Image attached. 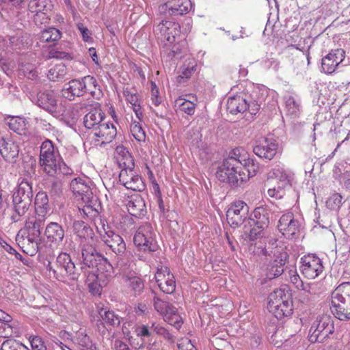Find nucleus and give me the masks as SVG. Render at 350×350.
I'll list each match as a JSON object with an SVG mask.
<instances>
[{"label": "nucleus", "instance_id": "obj_1", "mask_svg": "<svg viewBox=\"0 0 350 350\" xmlns=\"http://www.w3.org/2000/svg\"><path fill=\"white\" fill-rule=\"evenodd\" d=\"M39 162L43 171L50 176H68L73 174L72 169L64 161L50 139H45L40 146Z\"/></svg>", "mask_w": 350, "mask_h": 350}, {"label": "nucleus", "instance_id": "obj_2", "mask_svg": "<svg viewBox=\"0 0 350 350\" xmlns=\"http://www.w3.org/2000/svg\"><path fill=\"white\" fill-rule=\"evenodd\" d=\"M70 189L78 200L85 204L79 207L80 215L85 219L92 220L99 215L97 207L98 198L94 196L90 187L81 178H74L70 184Z\"/></svg>", "mask_w": 350, "mask_h": 350}, {"label": "nucleus", "instance_id": "obj_3", "mask_svg": "<svg viewBox=\"0 0 350 350\" xmlns=\"http://www.w3.org/2000/svg\"><path fill=\"white\" fill-rule=\"evenodd\" d=\"M33 197L32 183L24 178L12 191V210L13 214L11 220L18 221L29 210Z\"/></svg>", "mask_w": 350, "mask_h": 350}, {"label": "nucleus", "instance_id": "obj_4", "mask_svg": "<svg viewBox=\"0 0 350 350\" xmlns=\"http://www.w3.org/2000/svg\"><path fill=\"white\" fill-rule=\"evenodd\" d=\"M46 269L50 277L65 284H69L70 281H77L81 275L80 268L76 267L67 252H61L57 256L55 265L48 261Z\"/></svg>", "mask_w": 350, "mask_h": 350}, {"label": "nucleus", "instance_id": "obj_5", "mask_svg": "<svg viewBox=\"0 0 350 350\" xmlns=\"http://www.w3.org/2000/svg\"><path fill=\"white\" fill-rule=\"evenodd\" d=\"M260 254L269 256L271 259L267 265L265 270L267 279L273 280L284 273L288 254L282 247L278 246L276 241L269 242V245L262 248Z\"/></svg>", "mask_w": 350, "mask_h": 350}, {"label": "nucleus", "instance_id": "obj_6", "mask_svg": "<svg viewBox=\"0 0 350 350\" xmlns=\"http://www.w3.org/2000/svg\"><path fill=\"white\" fill-rule=\"evenodd\" d=\"M258 94V90L252 88V91L247 90L243 95H236L228 98L226 103L227 110L232 114L243 113L248 110L250 114L255 115L261 105Z\"/></svg>", "mask_w": 350, "mask_h": 350}, {"label": "nucleus", "instance_id": "obj_7", "mask_svg": "<svg viewBox=\"0 0 350 350\" xmlns=\"http://www.w3.org/2000/svg\"><path fill=\"white\" fill-rule=\"evenodd\" d=\"M96 79L90 75L70 80L62 89L63 96L68 100H74L76 97H81L85 94H90L93 97L96 94V90L100 91Z\"/></svg>", "mask_w": 350, "mask_h": 350}, {"label": "nucleus", "instance_id": "obj_8", "mask_svg": "<svg viewBox=\"0 0 350 350\" xmlns=\"http://www.w3.org/2000/svg\"><path fill=\"white\" fill-rule=\"evenodd\" d=\"M331 310L340 321L350 320V282L338 285L332 293Z\"/></svg>", "mask_w": 350, "mask_h": 350}, {"label": "nucleus", "instance_id": "obj_9", "mask_svg": "<svg viewBox=\"0 0 350 350\" xmlns=\"http://www.w3.org/2000/svg\"><path fill=\"white\" fill-rule=\"evenodd\" d=\"M334 329L332 318L328 316L317 318L310 328L308 340L312 343L325 342L334 334Z\"/></svg>", "mask_w": 350, "mask_h": 350}, {"label": "nucleus", "instance_id": "obj_10", "mask_svg": "<svg viewBox=\"0 0 350 350\" xmlns=\"http://www.w3.org/2000/svg\"><path fill=\"white\" fill-rule=\"evenodd\" d=\"M238 163L230 158L224 159L222 163L218 167L216 176L219 180L228 183L233 186L238 185L239 180L244 181L245 177L241 173V168Z\"/></svg>", "mask_w": 350, "mask_h": 350}, {"label": "nucleus", "instance_id": "obj_11", "mask_svg": "<svg viewBox=\"0 0 350 350\" xmlns=\"http://www.w3.org/2000/svg\"><path fill=\"white\" fill-rule=\"evenodd\" d=\"M133 241L139 250L144 252H155L158 248L152 227L150 224H145L137 229Z\"/></svg>", "mask_w": 350, "mask_h": 350}, {"label": "nucleus", "instance_id": "obj_12", "mask_svg": "<svg viewBox=\"0 0 350 350\" xmlns=\"http://www.w3.org/2000/svg\"><path fill=\"white\" fill-rule=\"evenodd\" d=\"M154 33L158 40L167 44H172L180 36V27L178 23L170 21H162L154 28Z\"/></svg>", "mask_w": 350, "mask_h": 350}, {"label": "nucleus", "instance_id": "obj_13", "mask_svg": "<svg viewBox=\"0 0 350 350\" xmlns=\"http://www.w3.org/2000/svg\"><path fill=\"white\" fill-rule=\"evenodd\" d=\"M44 217L38 218L26 221L24 230L26 232V240L27 244L31 247V256L35 254L40 244L41 228L44 224Z\"/></svg>", "mask_w": 350, "mask_h": 350}, {"label": "nucleus", "instance_id": "obj_14", "mask_svg": "<svg viewBox=\"0 0 350 350\" xmlns=\"http://www.w3.org/2000/svg\"><path fill=\"white\" fill-rule=\"evenodd\" d=\"M249 206L243 201L233 202L226 212L229 225L234 228L241 226L249 217Z\"/></svg>", "mask_w": 350, "mask_h": 350}, {"label": "nucleus", "instance_id": "obj_15", "mask_svg": "<svg viewBox=\"0 0 350 350\" xmlns=\"http://www.w3.org/2000/svg\"><path fill=\"white\" fill-rule=\"evenodd\" d=\"M102 241L117 256H122L126 251V243L122 237L111 230L109 226H103V230H98Z\"/></svg>", "mask_w": 350, "mask_h": 350}, {"label": "nucleus", "instance_id": "obj_16", "mask_svg": "<svg viewBox=\"0 0 350 350\" xmlns=\"http://www.w3.org/2000/svg\"><path fill=\"white\" fill-rule=\"evenodd\" d=\"M301 273L308 279H314L323 271L321 260L315 254H308L301 258Z\"/></svg>", "mask_w": 350, "mask_h": 350}, {"label": "nucleus", "instance_id": "obj_17", "mask_svg": "<svg viewBox=\"0 0 350 350\" xmlns=\"http://www.w3.org/2000/svg\"><path fill=\"white\" fill-rule=\"evenodd\" d=\"M103 256L92 245L88 243L81 245V271L86 275L90 272L88 268L95 267Z\"/></svg>", "mask_w": 350, "mask_h": 350}, {"label": "nucleus", "instance_id": "obj_18", "mask_svg": "<svg viewBox=\"0 0 350 350\" xmlns=\"http://www.w3.org/2000/svg\"><path fill=\"white\" fill-rule=\"evenodd\" d=\"M154 278L160 290L166 294H172L176 289V282L168 267L161 266L157 268Z\"/></svg>", "mask_w": 350, "mask_h": 350}, {"label": "nucleus", "instance_id": "obj_19", "mask_svg": "<svg viewBox=\"0 0 350 350\" xmlns=\"http://www.w3.org/2000/svg\"><path fill=\"white\" fill-rule=\"evenodd\" d=\"M278 144L273 138H263L253 147L254 153L258 157L271 161L276 155Z\"/></svg>", "mask_w": 350, "mask_h": 350}, {"label": "nucleus", "instance_id": "obj_20", "mask_svg": "<svg viewBox=\"0 0 350 350\" xmlns=\"http://www.w3.org/2000/svg\"><path fill=\"white\" fill-rule=\"evenodd\" d=\"M57 93L52 89L40 90L37 94L36 104L51 114L57 112Z\"/></svg>", "mask_w": 350, "mask_h": 350}, {"label": "nucleus", "instance_id": "obj_21", "mask_svg": "<svg viewBox=\"0 0 350 350\" xmlns=\"http://www.w3.org/2000/svg\"><path fill=\"white\" fill-rule=\"evenodd\" d=\"M119 180L127 189L142 191L146 189L143 178L136 174L133 169L121 170L119 174Z\"/></svg>", "mask_w": 350, "mask_h": 350}, {"label": "nucleus", "instance_id": "obj_22", "mask_svg": "<svg viewBox=\"0 0 350 350\" xmlns=\"http://www.w3.org/2000/svg\"><path fill=\"white\" fill-rule=\"evenodd\" d=\"M277 227L284 237L292 239L299 231V223L292 213H287L280 218Z\"/></svg>", "mask_w": 350, "mask_h": 350}, {"label": "nucleus", "instance_id": "obj_23", "mask_svg": "<svg viewBox=\"0 0 350 350\" xmlns=\"http://www.w3.org/2000/svg\"><path fill=\"white\" fill-rule=\"evenodd\" d=\"M345 57V52L343 49L332 50L321 60L322 70L326 74H332Z\"/></svg>", "mask_w": 350, "mask_h": 350}, {"label": "nucleus", "instance_id": "obj_24", "mask_svg": "<svg viewBox=\"0 0 350 350\" xmlns=\"http://www.w3.org/2000/svg\"><path fill=\"white\" fill-rule=\"evenodd\" d=\"M44 235L51 245L58 246L64 239L65 230L59 223L51 221L46 225Z\"/></svg>", "mask_w": 350, "mask_h": 350}, {"label": "nucleus", "instance_id": "obj_25", "mask_svg": "<svg viewBox=\"0 0 350 350\" xmlns=\"http://www.w3.org/2000/svg\"><path fill=\"white\" fill-rule=\"evenodd\" d=\"M0 154L5 161L15 163L18 157L19 146L12 138L0 139Z\"/></svg>", "mask_w": 350, "mask_h": 350}, {"label": "nucleus", "instance_id": "obj_26", "mask_svg": "<svg viewBox=\"0 0 350 350\" xmlns=\"http://www.w3.org/2000/svg\"><path fill=\"white\" fill-rule=\"evenodd\" d=\"M192 8L190 0H174L161 5V10L170 16H181L187 14Z\"/></svg>", "mask_w": 350, "mask_h": 350}, {"label": "nucleus", "instance_id": "obj_27", "mask_svg": "<svg viewBox=\"0 0 350 350\" xmlns=\"http://www.w3.org/2000/svg\"><path fill=\"white\" fill-rule=\"evenodd\" d=\"M93 133L97 137V142L101 144H108L115 138L117 131L113 124L104 121L101 124L96 126Z\"/></svg>", "mask_w": 350, "mask_h": 350}, {"label": "nucleus", "instance_id": "obj_28", "mask_svg": "<svg viewBox=\"0 0 350 350\" xmlns=\"http://www.w3.org/2000/svg\"><path fill=\"white\" fill-rule=\"evenodd\" d=\"M271 210L267 206H258L251 214L250 219L253 224L259 225L262 228H267L270 223V213Z\"/></svg>", "mask_w": 350, "mask_h": 350}, {"label": "nucleus", "instance_id": "obj_29", "mask_svg": "<svg viewBox=\"0 0 350 350\" xmlns=\"http://www.w3.org/2000/svg\"><path fill=\"white\" fill-rule=\"evenodd\" d=\"M115 159L122 170L134 169V159L125 147L122 146H117L115 152Z\"/></svg>", "mask_w": 350, "mask_h": 350}, {"label": "nucleus", "instance_id": "obj_30", "mask_svg": "<svg viewBox=\"0 0 350 350\" xmlns=\"http://www.w3.org/2000/svg\"><path fill=\"white\" fill-rule=\"evenodd\" d=\"M5 124L9 129L18 135L27 137L28 136V122L23 118L18 116H12L5 118Z\"/></svg>", "mask_w": 350, "mask_h": 350}, {"label": "nucleus", "instance_id": "obj_31", "mask_svg": "<svg viewBox=\"0 0 350 350\" xmlns=\"http://www.w3.org/2000/svg\"><path fill=\"white\" fill-rule=\"evenodd\" d=\"M285 300H292L291 293L289 290L286 288H280L275 290L269 296V310L275 308V306H278V304L286 301Z\"/></svg>", "mask_w": 350, "mask_h": 350}, {"label": "nucleus", "instance_id": "obj_32", "mask_svg": "<svg viewBox=\"0 0 350 350\" xmlns=\"http://www.w3.org/2000/svg\"><path fill=\"white\" fill-rule=\"evenodd\" d=\"M35 211L38 217H44L50 211L49 198L44 191L38 192L34 200Z\"/></svg>", "mask_w": 350, "mask_h": 350}, {"label": "nucleus", "instance_id": "obj_33", "mask_svg": "<svg viewBox=\"0 0 350 350\" xmlns=\"http://www.w3.org/2000/svg\"><path fill=\"white\" fill-rule=\"evenodd\" d=\"M105 114L100 109H94L88 113L83 118L84 126L88 129L95 130L97 126L105 121Z\"/></svg>", "mask_w": 350, "mask_h": 350}, {"label": "nucleus", "instance_id": "obj_34", "mask_svg": "<svg viewBox=\"0 0 350 350\" xmlns=\"http://www.w3.org/2000/svg\"><path fill=\"white\" fill-rule=\"evenodd\" d=\"M72 229L74 234L80 239H92L94 235L92 228L83 221L75 220L72 223Z\"/></svg>", "mask_w": 350, "mask_h": 350}, {"label": "nucleus", "instance_id": "obj_35", "mask_svg": "<svg viewBox=\"0 0 350 350\" xmlns=\"http://www.w3.org/2000/svg\"><path fill=\"white\" fill-rule=\"evenodd\" d=\"M16 40L17 39L14 36L5 38L0 36V62L8 59L9 53L16 49L14 44Z\"/></svg>", "mask_w": 350, "mask_h": 350}, {"label": "nucleus", "instance_id": "obj_36", "mask_svg": "<svg viewBox=\"0 0 350 350\" xmlns=\"http://www.w3.org/2000/svg\"><path fill=\"white\" fill-rule=\"evenodd\" d=\"M98 314L101 321L108 325L118 327L120 324V317L113 310L100 308L98 309Z\"/></svg>", "mask_w": 350, "mask_h": 350}, {"label": "nucleus", "instance_id": "obj_37", "mask_svg": "<svg viewBox=\"0 0 350 350\" xmlns=\"http://www.w3.org/2000/svg\"><path fill=\"white\" fill-rule=\"evenodd\" d=\"M123 280L128 283V287L134 296H139L142 294L144 288V284L140 278L124 275Z\"/></svg>", "mask_w": 350, "mask_h": 350}, {"label": "nucleus", "instance_id": "obj_38", "mask_svg": "<svg viewBox=\"0 0 350 350\" xmlns=\"http://www.w3.org/2000/svg\"><path fill=\"white\" fill-rule=\"evenodd\" d=\"M286 301L278 304V306L269 310L278 319H282L285 317H289L293 314V301L285 300Z\"/></svg>", "mask_w": 350, "mask_h": 350}, {"label": "nucleus", "instance_id": "obj_39", "mask_svg": "<svg viewBox=\"0 0 350 350\" xmlns=\"http://www.w3.org/2000/svg\"><path fill=\"white\" fill-rule=\"evenodd\" d=\"M145 203L139 197L129 200L126 207L129 213L135 217H139L143 214L145 208Z\"/></svg>", "mask_w": 350, "mask_h": 350}, {"label": "nucleus", "instance_id": "obj_40", "mask_svg": "<svg viewBox=\"0 0 350 350\" xmlns=\"http://www.w3.org/2000/svg\"><path fill=\"white\" fill-rule=\"evenodd\" d=\"M87 273L88 275L85 283L89 288L90 292L94 295L100 294L101 289L103 287H104V286L101 285V282L97 280L98 277H96L95 273L92 272H88Z\"/></svg>", "mask_w": 350, "mask_h": 350}, {"label": "nucleus", "instance_id": "obj_41", "mask_svg": "<svg viewBox=\"0 0 350 350\" xmlns=\"http://www.w3.org/2000/svg\"><path fill=\"white\" fill-rule=\"evenodd\" d=\"M169 324L173 325L176 329H179L183 324L182 317L178 314L176 308L172 306L163 317Z\"/></svg>", "mask_w": 350, "mask_h": 350}, {"label": "nucleus", "instance_id": "obj_42", "mask_svg": "<svg viewBox=\"0 0 350 350\" xmlns=\"http://www.w3.org/2000/svg\"><path fill=\"white\" fill-rule=\"evenodd\" d=\"M66 74V68L64 64H59L51 68L47 74V77L50 81H58L62 80Z\"/></svg>", "mask_w": 350, "mask_h": 350}, {"label": "nucleus", "instance_id": "obj_43", "mask_svg": "<svg viewBox=\"0 0 350 350\" xmlns=\"http://www.w3.org/2000/svg\"><path fill=\"white\" fill-rule=\"evenodd\" d=\"M175 107H178L180 111L189 116H191L195 113L196 104L192 101L183 98L182 96H180L175 100Z\"/></svg>", "mask_w": 350, "mask_h": 350}, {"label": "nucleus", "instance_id": "obj_44", "mask_svg": "<svg viewBox=\"0 0 350 350\" xmlns=\"http://www.w3.org/2000/svg\"><path fill=\"white\" fill-rule=\"evenodd\" d=\"M61 32L55 27H49L43 30L40 35V40L44 42H55L60 39Z\"/></svg>", "mask_w": 350, "mask_h": 350}, {"label": "nucleus", "instance_id": "obj_45", "mask_svg": "<svg viewBox=\"0 0 350 350\" xmlns=\"http://www.w3.org/2000/svg\"><path fill=\"white\" fill-rule=\"evenodd\" d=\"M149 327L152 331V334L154 332L157 334L163 336L165 339L174 342V336L173 334L159 323L157 322H150L149 323Z\"/></svg>", "mask_w": 350, "mask_h": 350}, {"label": "nucleus", "instance_id": "obj_46", "mask_svg": "<svg viewBox=\"0 0 350 350\" xmlns=\"http://www.w3.org/2000/svg\"><path fill=\"white\" fill-rule=\"evenodd\" d=\"M130 131L133 137L139 142H144L146 133L139 122L133 120L130 126Z\"/></svg>", "mask_w": 350, "mask_h": 350}, {"label": "nucleus", "instance_id": "obj_47", "mask_svg": "<svg viewBox=\"0 0 350 350\" xmlns=\"http://www.w3.org/2000/svg\"><path fill=\"white\" fill-rule=\"evenodd\" d=\"M284 100L288 113L293 117H296L299 111V104L292 96H285Z\"/></svg>", "mask_w": 350, "mask_h": 350}, {"label": "nucleus", "instance_id": "obj_48", "mask_svg": "<svg viewBox=\"0 0 350 350\" xmlns=\"http://www.w3.org/2000/svg\"><path fill=\"white\" fill-rule=\"evenodd\" d=\"M77 342L83 348V350H98L95 344L92 342L90 336L84 333H79L77 336Z\"/></svg>", "mask_w": 350, "mask_h": 350}, {"label": "nucleus", "instance_id": "obj_49", "mask_svg": "<svg viewBox=\"0 0 350 350\" xmlns=\"http://www.w3.org/2000/svg\"><path fill=\"white\" fill-rule=\"evenodd\" d=\"M153 306L154 309L162 316H165L168 310L172 307L168 302L162 300L157 296H154Z\"/></svg>", "mask_w": 350, "mask_h": 350}, {"label": "nucleus", "instance_id": "obj_50", "mask_svg": "<svg viewBox=\"0 0 350 350\" xmlns=\"http://www.w3.org/2000/svg\"><path fill=\"white\" fill-rule=\"evenodd\" d=\"M1 350H30L23 343L16 340H5L1 347Z\"/></svg>", "mask_w": 350, "mask_h": 350}, {"label": "nucleus", "instance_id": "obj_51", "mask_svg": "<svg viewBox=\"0 0 350 350\" xmlns=\"http://www.w3.org/2000/svg\"><path fill=\"white\" fill-rule=\"evenodd\" d=\"M247 172L248 177L254 176L259 170L258 163L253 159H245L242 164Z\"/></svg>", "mask_w": 350, "mask_h": 350}, {"label": "nucleus", "instance_id": "obj_52", "mask_svg": "<svg viewBox=\"0 0 350 350\" xmlns=\"http://www.w3.org/2000/svg\"><path fill=\"white\" fill-rule=\"evenodd\" d=\"M20 71L23 75L29 79H36L38 75L34 66L30 64H21L20 66Z\"/></svg>", "mask_w": 350, "mask_h": 350}, {"label": "nucleus", "instance_id": "obj_53", "mask_svg": "<svg viewBox=\"0 0 350 350\" xmlns=\"http://www.w3.org/2000/svg\"><path fill=\"white\" fill-rule=\"evenodd\" d=\"M342 197L340 193L332 194L327 200V206L332 210L338 209L342 204Z\"/></svg>", "mask_w": 350, "mask_h": 350}, {"label": "nucleus", "instance_id": "obj_54", "mask_svg": "<svg viewBox=\"0 0 350 350\" xmlns=\"http://www.w3.org/2000/svg\"><path fill=\"white\" fill-rule=\"evenodd\" d=\"M98 273H112L114 272V269L110 262L104 256L100 259L96 267Z\"/></svg>", "mask_w": 350, "mask_h": 350}, {"label": "nucleus", "instance_id": "obj_55", "mask_svg": "<svg viewBox=\"0 0 350 350\" xmlns=\"http://www.w3.org/2000/svg\"><path fill=\"white\" fill-rule=\"evenodd\" d=\"M0 71L1 72V73H0V86L9 88L10 83L7 81L6 77L10 75L11 70L8 66L5 63L3 62L0 68Z\"/></svg>", "mask_w": 350, "mask_h": 350}, {"label": "nucleus", "instance_id": "obj_56", "mask_svg": "<svg viewBox=\"0 0 350 350\" xmlns=\"http://www.w3.org/2000/svg\"><path fill=\"white\" fill-rule=\"evenodd\" d=\"M242 152H243V150L240 148H236L233 149L230 153L227 158L232 159L233 160H235L238 164L237 165L241 167L244 161V156L242 154Z\"/></svg>", "mask_w": 350, "mask_h": 350}, {"label": "nucleus", "instance_id": "obj_57", "mask_svg": "<svg viewBox=\"0 0 350 350\" xmlns=\"http://www.w3.org/2000/svg\"><path fill=\"white\" fill-rule=\"evenodd\" d=\"M267 228H262L259 225L254 224V226L251 228L249 234L250 240H255L258 238L262 237L265 234V230Z\"/></svg>", "mask_w": 350, "mask_h": 350}, {"label": "nucleus", "instance_id": "obj_58", "mask_svg": "<svg viewBox=\"0 0 350 350\" xmlns=\"http://www.w3.org/2000/svg\"><path fill=\"white\" fill-rule=\"evenodd\" d=\"M49 192L52 196H59L62 192V183L59 179H54L49 187Z\"/></svg>", "mask_w": 350, "mask_h": 350}, {"label": "nucleus", "instance_id": "obj_59", "mask_svg": "<svg viewBox=\"0 0 350 350\" xmlns=\"http://www.w3.org/2000/svg\"><path fill=\"white\" fill-rule=\"evenodd\" d=\"M289 275L291 282L294 284L297 289L301 290V288H304V283L301 280V278L296 271L291 270L289 271Z\"/></svg>", "mask_w": 350, "mask_h": 350}, {"label": "nucleus", "instance_id": "obj_60", "mask_svg": "<svg viewBox=\"0 0 350 350\" xmlns=\"http://www.w3.org/2000/svg\"><path fill=\"white\" fill-rule=\"evenodd\" d=\"M301 290L302 291L306 292L314 299L319 293V291L317 289V284L315 283H308L306 284H304V288H301Z\"/></svg>", "mask_w": 350, "mask_h": 350}, {"label": "nucleus", "instance_id": "obj_61", "mask_svg": "<svg viewBox=\"0 0 350 350\" xmlns=\"http://www.w3.org/2000/svg\"><path fill=\"white\" fill-rule=\"evenodd\" d=\"M135 332L137 336L141 338L152 336V331L150 329L149 323L137 326L135 328Z\"/></svg>", "mask_w": 350, "mask_h": 350}, {"label": "nucleus", "instance_id": "obj_62", "mask_svg": "<svg viewBox=\"0 0 350 350\" xmlns=\"http://www.w3.org/2000/svg\"><path fill=\"white\" fill-rule=\"evenodd\" d=\"M13 327L9 324L0 321V337L8 338L12 334Z\"/></svg>", "mask_w": 350, "mask_h": 350}, {"label": "nucleus", "instance_id": "obj_63", "mask_svg": "<svg viewBox=\"0 0 350 350\" xmlns=\"http://www.w3.org/2000/svg\"><path fill=\"white\" fill-rule=\"evenodd\" d=\"M114 276V272L112 273H98V274H96V277L97 278V280L101 282V285H103L104 286H106L113 278Z\"/></svg>", "mask_w": 350, "mask_h": 350}, {"label": "nucleus", "instance_id": "obj_64", "mask_svg": "<svg viewBox=\"0 0 350 350\" xmlns=\"http://www.w3.org/2000/svg\"><path fill=\"white\" fill-rule=\"evenodd\" d=\"M178 350H198L191 343V340L186 338L178 344Z\"/></svg>", "mask_w": 350, "mask_h": 350}]
</instances>
